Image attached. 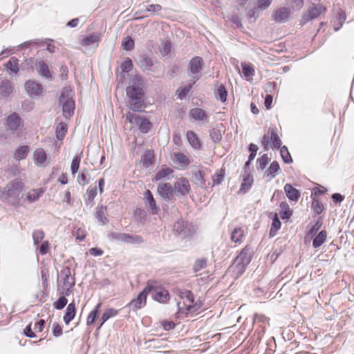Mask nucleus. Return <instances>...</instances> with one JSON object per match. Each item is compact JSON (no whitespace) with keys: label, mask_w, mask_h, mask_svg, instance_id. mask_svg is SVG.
I'll return each mask as SVG.
<instances>
[{"label":"nucleus","mask_w":354,"mask_h":354,"mask_svg":"<svg viewBox=\"0 0 354 354\" xmlns=\"http://www.w3.org/2000/svg\"><path fill=\"white\" fill-rule=\"evenodd\" d=\"M24 184L20 179H15L10 182L4 189L2 196H5L4 201L14 207L21 205L23 198Z\"/></svg>","instance_id":"obj_1"},{"label":"nucleus","mask_w":354,"mask_h":354,"mask_svg":"<svg viewBox=\"0 0 354 354\" xmlns=\"http://www.w3.org/2000/svg\"><path fill=\"white\" fill-rule=\"evenodd\" d=\"M129 98L128 106L133 111L140 112L145 108L144 91L142 86L134 84L129 86L126 89Z\"/></svg>","instance_id":"obj_2"},{"label":"nucleus","mask_w":354,"mask_h":354,"mask_svg":"<svg viewBox=\"0 0 354 354\" xmlns=\"http://www.w3.org/2000/svg\"><path fill=\"white\" fill-rule=\"evenodd\" d=\"M75 284L74 276L68 266L64 267L58 275V290L62 295L69 296Z\"/></svg>","instance_id":"obj_3"},{"label":"nucleus","mask_w":354,"mask_h":354,"mask_svg":"<svg viewBox=\"0 0 354 354\" xmlns=\"http://www.w3.org/2000/svg\"><path fill=\"white\" fill-rule=\"evenodd\" d=\"M172 231L174 234L180 239L191 238L196 232V230L192 223L183 220L178 219L173 225Z\"/></svg>","instance_id":"obj_4"},{"label":"nucleus","mask_w":354,"mask_h":354,"mask_svg":"<svg viewBox=\"0 0 354 354\" xmlns=\"http://www.w3.org/2000/svg\"><path fill=\"white\" fill-rule=\"evenodd\" d=\"M261 144L265 151L268 150L270 147L277 149L280 148L281 141L277 134L276 127H269L268 133L263 135Z\"/></svg>","instance_id":"obj_5"},{"label":"nucleus","mask_w":354,"mask_h":354,"mask_svg":"<svg viewBox=\"0 0 354 354\" xmlns=\"http://www.w3.org/2000/svg\"><path fill=\"white\" fill-rule=\"evenodd\" d=\"M59 104L62 106L63 115L65 118H70L73 114L75 111V101L73 97L70 96L69 90L64 88L59 97Z\"/></svg>","instance_id":"obj_6"},{"label":"nucleus","mask_w":354,"mask_h":354,"mask_svg":"<svg viewBox=\"0 0 354 354\" xmlns=\"http://www.w3.org/2000/svg\"><path fill=\"white\" fill-rule=\"evenodd\" d=\"M153 286L151 285L149 282H148L147 286L139 293V295L129 303L128 306L130 308V309L136 312L138 310L145 307L147 304V296L149 293L153 290Z\"/></svg>","instance_id":"obj_7"},{"label":"nucleus","mask_w":354,"mask_h":354,"mask_svg":"<svg viewBox=\"0 0 354 354\" xmlns=\"http://www.w3.org/2000/svg\"><path fill=\"white\" fill-rule=\"evenodd\" d=\"M126 117H127V120L130 123L136 124L139 127V130L142 133H146L149 132V131L150 130L151 127V123L146 118L138 115H135L134 113H131V112H129L127 114Z\"/></svg>","instance_id":"obj_8"},{"label":"nucleus","mask_w":354,"mask_h":354,"mask_svg":"<svg viewBox=\"0 0 354 354\" xmlns=\"http://www.w3.org/2000/svg\"><path fill=\"white\" fill-rule=\"evenodd\" d=\"M203 60L201 57H193L189 63V75H192L193 84H195L201 77V72L203 69Z\"/></svg>","instance_id":"obj_9"},{"label":"nucleus","mask_w":354,"mask_h":354,"mask_svg":"<svg viewBox=\"0 0 354 354\" xmlns=\"http://www.w3.org/2000/svg\"><path fill=\"white\" fill-rule=\"evenodd\" d=\"M326 8L322 4H317L310 7L307 12L304 14L301 19V24H305L308 21L317 18L321 14L326 12Z\"/></svg>","instance_id":"obj_10"},{"label":"nucleus","mask_w":354,"mask_h":354,"mask_svg":"<svg viewBox=\"0 0 354 354\" xmlns=\"http://www.w3.org/2000/svg\"><path fill=\"white\" fill-rule=\"evenodd\" d=\"M24 88L27 95L32 98L39 96L43 91L42 85L34 80L26 81Z\"/></svg>","instance_id":"obj_11"},{"label":"nucleus","mask_w":354,"mask_h":354,"mask_svg":"<svg viewBox=\"0 0 354 354\" xmlns=\"http://www.w3.org/2000/svg\"><path fill=\"white\" fill-rule=\"evenodd\" d=\"M179 296L183 299H186V304H185V313H194L197 310V308L194 305V297L191 290H185L180 291L179 293Z\"/></svg>","instance_id":"obj_12"},{"label":"nucleus","mask_w":354,"mask_h":354,"mask_svg":"<svg viewBox=\"0 0 354 354\" xmlns=\"http://www.w3.org/2000/svg\"><path fill=\"white\" fill-rule=\"evenodd\" d=\"M6 121L8 129L12 132L17 131L23 123L21 118L17 112L10 114Z\"/></svg>","instance_id":"obj_13"},{"label":"nucleus","mask_w":354,"mask_h":354,"mask_svg":"<svg viewBox=\"0 0 354 354\" xmlns=\"http://www.w3.org/2000/svg\"><path fill=\"white\" fill-rule=\"evenodd\" d=\"M144 196L146 202V207L148 212L152 215L158 214V213L160 212V207L158 205H157L151 191L147 189L145 192Z\"/></svg>","instance_id":"obj_14"},{"label":"nucleus","mask_w":354,"mask_h":354,"mask_svg":"<svg viewBox=\"0 0 354 354\" xmlns=\"http://www.w3.org/2000/svg\"><path fill=\"white\" fill-rule=\"evenodd\" d=\"M157 191L160 196L166 201L173 198V189L169 183H164L158 185Z\"/></svg>","instance_id":"obj_15"},{"label":"nucleus","mask_w":354,"mask_h":354,"mask_svg":"<svg viewBox=\"0 0 354 354\" xmlns=\"http://www.w3.org/2000/svg\"><path fill=\"white\" fill-rule=\"evenodd\" d=\"M153 299L160 303H167L170 299V295L166 289L156 288L152 293Z\"/></svg>","instance_id":"obj_16"},{"label":"nucleus","mask_w":354,"mask_h":354,"mask_svg":"<svg viewBox=\"0 0 354 354\" xmlns=\"http://www.w3.org/2000/svg\"><path fill=\"white\" fill-rule=\"evenodd\" d=\"M252 257V249L250 246L246 245L236 257L238 261L242 262L243 264L248 266Z\"/></svg>","instance_id":"obj_17"},{"label":"nucleus","mask_w":354,"mask_h":354,"mask_svg":"<svg viewBox=\"0 0 354 354\" xmlns=\"http://www.w3.org/2000/svg\"><path fill=\"white\" fill-rule=\"evenodd\" d=\"M174 189L182 196L186 195L189 192L191 189L189 180L185 178H180L178 181L175 183Z\"/></svg>","instance_id":"obj_18"},{"label":"nucleus","mask_w":354,"mask_h":354,"mask_svg":"<svg viewBox=\"0 0 354 354\" xmlns=\"http://www.w3.org/2000/svg\"><path fill=\"white\" fill-rule=\"evenodd\" d=\"M35 65L37 66V73L39 75L48 80L52 79V75L50 71L49 67L44 61H36Z\"/></svg>","instance_id":"obj_19"},{"label":"nucleus","mask_w":354,"mask_h":354,"mask_svg":"<svg viewBox=\"0 0 354 354\" xmlns=\"http://www.w3.org/2000/svg\"><path fill=\"white\" fill-rule=\"evenodd\" d=\"M252 184H253L252 176L250 174L248 173L247 171H245V174L243 175V183L241 185L240 189L239 190V193H241V194L247 193L251 188Z\"/></svg>","instance_id":"obj_20"},{"label":"nucleus","mask_w":354,"mask_h":354,"mask_svg":"<svg viewBox=\"0 0 354 354\" xmlns=\"http://www.w3.org/2000/svg\"><path fill=\"white\" fill-rule=\"evenodd\" d=\"M14 87L10 81L7 79L0 82V95L3 97H8L13 92Z\"/></svg>","instance_id":"obj_21"},{"label":"nucleus","mask_w":354,"mask_h":354,"mask_svg":"<svg viewBox=\"0 0 354 354\" xmlns=\"http://www.w3.org/2000/svg\"><path fill=\"white\" fill-rule=\"evenodd\" d=\"M290 15L288 8L282 7L277 10L273 14V19L277 23H282L288 20Z\"/></svg>","instance_id":"obj_22"},{"label":"nucleus","mask_w":354,"mask_h":354,"mask_svg":"<svg viewBox=\"0 0 354 354\" xmlns=\"http://www.w3.org/2000/svg\"><path fill=\"white\" fill-rule=\"evenodd\" d=\"M106 207L100 205L97 207L96 212L95 213V218L97 221L101 225H106L109 223V219L106 218Z\"/></svg>","instance_id":"obj_23"},{"label":"nucleus","mask_w":354,"mask_h":354,"mask_svg":"<svg viewBox=\"0 0 354 354\" xmlns=\"http://www.w3.org/2000/svg\"><path fill=\"white\" fill-rule=\"evenodd\" d=\"M284 192L288 198L291 201L297 202L301 196L300 192L289 183L285 185Z\"/></svg>","instance_id":"obj_24"},{"label":"nucleus","mask_w":354,"mask_h":354,"mask_svg":"<svg viewBox=\"0 0 354 354\" xmlns=\"http://www.w3.org/2000/svg\"><path fill=\"white\" fill-rule=\"evenodd\" d=\"M189 115L196 121H204L207 119L206 111L201 108H193L189 112Z\"/></svg>","instance_id":"obj_25"},{"label":"nucleus","mask_w":354,"mask_h":354,"mask_svg":"<svg viewBox=\"0 0 354 354\" xmlns=\"http://www.w3.org/2000/svg\"><path fill=\"white\" fill-rule=\"evenodd\" d=\"M3 66L6 70L10 71V75H16L19 71V59L15 57H12L6 63L4 64Z\"/></svg>","instance_id":"obj_26"},{"label":"nucleus","mask_w":354,"mask_h":354,"mask_svg":"<svg viewBox=\"0 0 354 354\" xmlns=\"http://www.w3.org/2000/svg\"><path fill=\"white\" fill-rule=\"evenodd\" d=\"M76 313V308L74 301L70 303L66 309V313L64 315V322L66 324H68L75 317Z\"/></svg>","instance_id":"obj_27"},{"label":"nucleus","mask_w":354,"mask_h":354,"mask_svg":"<svg viewBox=\"0 0 354 354\" xmlns=\"http://www.w3.org/2000/svg\"><path fill=\"white\" fill-rule=\"evenodd\" d=\"M141 163L144 168H148L154 163V153L152 150L146 151L141 157Z\"/></svg>","instance_id":"obj_28"},{"label":"nucleus","mask_w":354,"mask_h":354,"mask_svg":"<svg viewBox=\"0 0 354 354\" xmlns=\"http://www.w3.org/2000/svg\"><path fill=\"white\" fill-rule=\"evenodd\" d=\"M186 137L189 145L195 149H199L201 147V142L193 131H188Z\"/></svg>","instance_id":"obj_29"},{"label":"nucleus","mask_w":354,"mask_h":354,"mask_svg":"<svg viewBox=\"0 0 354 354\" xmlns=\"http://www.w3.org/2000/svg\"><path fill=\"white\" fill-rule=\"evenodd\" d=\"M246 265L242 262L238 261L235 259L233 263L230 267V270L232 271L236 277L241 276L245 270Z\"/></svg>","instance_id":"obj_30"},{"label":"nucleus","mask_w":354,"mask_h":354,"mask_svg":"<svg viewBox=\"0 0 354 354\" xmlns=\"http://www.w3.org/2000/svg\"><path fill=\"white\" fill-rule=\"evenodd\" d=\"M346 19V13L342 9H339L335 16L333 29L335 31H338Z\"/></svg>","instance_id":"obj_31"},{"label":"nucleus","mask_w":354,"mask_h":354,"mask_svg":"<svg viewBox=\"0 0 354 354\" xmlns=\"http://www.w3.org/2000/svg\"><path fill=\"white\" fill-rule=\"evenodd\" d=\"M280 171V167L277 161H273L270 167L265 171V175L270 178V179L274 178L278 172Z\"/></svg>","instance_id":"obj_32"},{"label":"nucleus","mask_w":354,"mask_h":354,"mask_svg":"<svg viewBox=\"0 0 354 354\" xmlns=\"http://www.w3.org/2000/svg\"><path fill=\"white\" fill-rule=\"evenodd\" d=\"M327 232L325 230L320 231L313 241V247L318 248L326 241Z\"/></svg>","instance_id":"obj_33"},{"label":"nucleus","mask_w":354,"mask_h":354,"mask_svg":"<svg viewBox=\"0 0 354 354\" xmlns=\"http://www.w3.org/2000/svg\"><path fill=\"white\" fill-rule=\"evenodd\" d=\"M34 157L35 163L37 165H42L46 161L47 158L46 151L42 149L36 150L34 153Z\"/></svg>","instance_id":"obj_34"},{"label":"nucleus","mask_w":354,"mask_h":354,"mask_svg":"<svg viewBox=\"0 0 354 354\" xmlns=\"http://www.w3.org/2000/svg\"><path fill=\"white\" fill-rule=\"evenodd\" d=\"M153 65V60L147 55H142L139 62V66L143 70L151 71Z\"/></svg>","instance_id":"obj_35"},{"label":"nucleus","mask_w":354,"mask_h":354,"mask_svg":"<svg viewBox=\"0 0 354 354\" xmlns=\"http://www.w3.org/2000/svg\"><path fill=\"white\" fill-rule=\"evenodd\" d=\"M28 151L27 145H22L19 147L15 153L14 158L17 160H21L26 158Z\"/></svg>","instance_id":"obj_36"},{"label":"nucleus","mask_w":354,"mask_h":354,"mask_svg":"<svg viewBox=\"0 0 354 354\" xmlns=\"http://www.w3.org/2000/svg\"><path fill=\"white\" fill-rule=\"evenodd\" d=\"M68 126L64 122H59L56 127L55 134L58 140H62L67 132Z\"/></svg>","instance_id":"obj_37"},{"label":"nucleus","mask_w":354,"mask_h":354,"mask_svg":"<svg viewBox=\"0 0 354 354\" xmlns=\"http://www.w3.org/2000/svg\"><path fill=\"white\" fill-rule=\"evenodd\" d=\"M281 227V221H279L278 216L277 214H274V216L272 219V223L271 227L270 229L269 235L271 237L274 236L277 234V231Z\"/></svg>","instance_id":"obj_38"},{"label":"nucleus","mask_w":354,"mask_h":354,"mask_svg":"<svg viewBox=\"0 0 354 354\" xmlns=\"http://www.w3.org/2000/svg\"><path fill=\"white\" fill-rule=\"evenodd\" d=\"M280 207L281 208V212H280L281 219H288L292 214L288 204L286 202H282L280 204Z\"/></svg>","instance_id":"obj_39"},{"label":"nucleus","mask_w":354,"mask_h":354,"mask_svg":"<svg viewBox=\"0 0 354 354\" xmlns=\"http://www.w3.org/2000/svg\"><path fill=\"white\" fill-rule=\"evenodd\" d=\"M244 237V232L241 227L235 228L231 234V239L234 243H241Z\"/></svg>","instance_id":"obj_40"},{"label":"nucleus","mask_w":354,"mask_h":354,"mask_svg":"<svg viewBox=\"0 0 354 354\" xmlns=\"http://www.w3.org/2000/svg\"><path fill=\"white\" fill-rule=\"evenodd\" d=\"M44 193V190L41 189H33L32 192H28V194L26 196V199L30 203H33L39 198V197L41 196V194Z\"/></svg>","instance_id":"obj_41"},{"label":"nucleus","mask_w":354,"mask_h":354,"mask_svg":"<svg viewBox=\"0 0 354 354\" xmlns=\"http://www.w3.org/2000/svg\"><path fill=\"white\" fill-rule=\"evenodd\" d=\"M144 242L143 238L140 235H131L126 234L124 243L129 244H140Z\"/></svg>","instance_id":"obj_42"},{"label":"nucleus","mask_w":354,"mask_h":354,"mask_svg":"<svg viewBox=\"0 0 354 354\" xmlns=\"http://www.w3.org/2000/svg\"><path fill=\"white\" fill-rule=\"evenodd\" d=\"M311 207L316 214H320L325 209L324 205L316 198H313Z\"/></svg>","instance_id":"obj_43"},{"label":"nucleus","mask_w":354,"mask_h":354,"mask_svg":"<svg viewBox=\"0 0 354 354\" xmlns=\"http://www.w3.org/2000/svg\"><path fill=\"white\" fill-rule=\"evenodd\" d=\"M118 310H116L115 308H109L106 310L101 317L102 322L100 326H102V324L110 318L115 317L118 315Z\"/></svg>","instance_id":"obj_44"},{"label":"nucleus","mask_w":354,"mask_h":354,"mask_svg":"<svg viewBox=\"0 0 354 354\" xmlns=\"http://www.w3.org/2000/svg\"><path fill=\"white\" fill-rule=\"evenodd\" d=\"M227 92L225 87L221 84L218 86L217 90L215 91V97L217 100L224 102L227 100Z\"/></svg>","instance_id":"obj_45"},{"label":"nucleus","mask_w":354,"mask_h":354,"mask_svg":"<svg viewBox=\"0 0 354 354\" xmlns=\"http://www.w3.org/2000/svg\"><path fill=\"white\" fill-rule=\"evenodd\" d=\"M174 171L169 167L162 168L156 174L155 180H160L172 174Z\"/></svg>","instance_id":"obj_46"},{"label":"nucleus","mask_w":354,"mask_h":354,"mask_svg":"<svg viewBox=\"0 0 354 354\" xmlns=\"http://www.w3.org/2000/svg\"><path fill=\"white\" fill-rule=\"evenodd\" d=\"M103 31L104 30L102 29L100 31L90 33V46L94 45L95 47L98 46Z\"/></svg>","instance_id":"obj_47"},{"label":"nucleus","mask_w":354,"mask_h":354,"mask_svg":"<svg viewBox=\"0 0 354 354\" xmlns=\"http://www.w3.org/2000/svg\"><path fill=\"white\" fill-rule=\"evenodd\" d=\"M280 154L281 156V158L283 159V162L286 164L291 163L292 162V159L291 158V156L288 150V148L286 146L280 147Z\"/></svg>","instance_id":"obj_48"},{"label":"nucleus","mask_w":354,"mask_h":354,"mask_svg":"<svg viewBox=\"0 0 354 354\" xmlns=\"http://www.w3.org/2000/svg\"><path fill=\"white\" fill-rule=\"evenodd\" d=\"M209 136L214 143L218 142L222 139L221 131L218 129L213 128L209 131Z\"/></svg>","instance_id":"obj_49"},{"label":"nucleus","mask_w":354,"mask_h":354,"mask_svg":"<svg viewBox=\"0 0 354 354\" xmlns=\"http://www.w3.org/2000/svg\"><path fill=\"white\" fill-rule=\"evenodd\" d=\"M176 161L183 166H188L190 163L189 158L183 153H175Z\"/></svg>","instance_id":"obj_50"},{"label":"nucleus","mask_w":354,"mask_h":354,"mask_svg":"<svg viewBox=\"0 0 354 354\" xmlns=\"http://www.w3.org/2000/svg\"><path fill=\"white\" fill-rule=\"evenodd\" d=\"M66 295L59 297L57 300L53 304L54 308L57 310L63 309L67 304L68 299L66 298Z\"/></svg>","instance_id":"obj_51"},{"label":"nucleus","mask_w":354,"mask_h":354,"mask_svg":"<svg viewBox=\"0 0 354 354\" xmlns=\"http://www.w3.org/2000/svg\"><path fill=\"white\" fill-rule=\"evenodd\" d=\"M122 46L124 50H131L134 48L135 43L133 39L131 37L127 36L124 38V41H122Z\"/></svg>","instance_id":"obj_52"},{"label":"nucleus","mask_w":354,"mask_h":354,"mask_svg":"<svg viewBox=\"0 0 354 354\" xmlns=\"http://www.w3.org/2000/svg\"><path fill=\"white\" fill-rule=\"evenodd\" d=\"M44 232L41 230H36L32 233L34 245H38L44 239Z\"/></svg>","instance_id":"obj_53"},{"label":"nucleus","mask_w":354,"mask_h":354,"mask_svg":"<svg viewBox=\"0 0 354 354\" xmlns=\"http://www.w3.org/2000/svg\"><path fill=\"white\" fill-rule=\"evenodd\" d=\"M242 72L245 77H252L254 75V69L251 64H242Z\"/></svg>","instance_id":"obj_54"},{"label":"nucleus","mask_w":354,"mask_h":354,"mask_svg":"<svg viewBox=\"0 0 354 354\" xmlns=\"http://www.w3.org/2000/svg\"><path fill=\"white\" fill-rule=\"evenodd\" d=\"M206 266H207V261L205 259H197L195 261L194 265L193 266L194 272H197L200 271L201 270L206 268Z\"/></svg>","instance_id":"obj_55"},{"label":"nucleus","mask_w":354,"mask_h":354,"mask_svg":"<svg viewBox=\"0 0 354 354\" xmlns=\"http://www.w3.org/2000/svg\"><path fill=\"white\" fill-rule=\"evenodd\" d=\"M171 48V41L169 40H167L163 43L162 46L160 50V52L162 56H166L170 53Z\"/></svg>","instance_id":"obj_56"},{"label":"nucleus","mask_w":354,"mask_h":354,"mask_svg":"<svg viewBox=\"0 0 354 354\" xmlns=\"http://www.w3.org/2000/svg\"><path fill=\"white\" fill-rule=\"evenodd\" d=\"M269 162V158L267 154L262 155L257 159L258 167L261 170L264 169L266 166Z\"/></svg>","instance_id":"obj_57"},{"label":"nucleus","mask_w":354,"mask_h":354,"mask_svg":"<svg viewBox=\"0 0 354 354\" xmlns=\"http://www.w3.org/2000/svg\"><path fill=\"white\" fill-rule=\"evenodd\" d=\"M80 158L77 156H75L72 160L71 166V171L72 174H75L77 172L80 167Z\"/></svg>","instance_id":"obj_58"},{"label":"nucleus","mask_w":354,"mask_h":354,"mask_svg":"<svg viewBox=\"0 0 354 354\" xmlns=\"http://www.w3.org/2000/svg\"><path fill=\"white\" fill-rule=\"evenodd\" d=\"M133 67L132 61L130 58H127L121 64L122 72L129 73Z\"/></svg>","instance_id":"obj_59"},{"label":"nucleus","mask_w":354,"mask_h":354,"mask_svg":"<svg viewBox=\"0 0 354 354\" xmlns=\"http://www.w3.org/2000/svg\"><path fill=\"white\" fill-rule=\"evenodd\" d=\"M322 226V223L320 221H317L309 230L308 231V235L309 236H314L316 234V233L319 230V229Z\"/></svg>","instance_id":"obj_60"},{"label":"nucleus","mask_w":354,"mask_h":354,"mask_svg":"<svg viewBox=\"0 0 354 354\" xmlns=\"http://www.w3.org/2000/svg\"><path fill=\"white\" fill-rule=\"evenodd\" d=\"M23 334L29 338H34L36 337V334L32 330V324L30 323L24 330Z\"/></svg>","instance_id":"obj_61"},{"label":"nucleus","mask_w":354,"mask_h":354,"mask_svg":"<svg viewBox=\"0 0 354 354\" xmlns=\"http://www.w3.org/2000/svg\"><path fill=\"white\" fill-rule=\"evenodd\" d=\"M224 178V172L221 169L219 172H216L215 175L213 176L214 183L216 185H219L222 183Z\"/></svg>","instance_id":"obj_62"},{"label":"nucleus","mask_w":354,"mask_h":354,"mask_svg":"<svg viewBox=\"0 0 354 354\" xmlns=\"http://www.w3.org/2000/svg\"><path fill=\"white\" fill-rule=\"evenodd\" d=\"M258 150V147L255 144L251 143L249 145V151L250 152L248 158L250 160H253L256 156L257 152Z\"/></svg>","instance_id":"obj_63"},{"label":"nucleus","mask_w":354,"mask_h":354,"mask_svg":"<svg viewBox=\"0 0 354 354\" xmlns=\"http://www.w3.org/2000/svg\"><path fill=\"white\" fill-rule=\"evenodd\" d=\"M271 4V0H258L257 8L261 10H266Z\"/></svg>","instance_id":"obj_64"}]
</instances>
